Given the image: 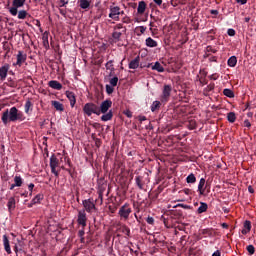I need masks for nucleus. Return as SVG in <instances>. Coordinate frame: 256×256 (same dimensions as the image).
<instances>
[{
  "instance_id": "obj_1",
  "label": "nucleus",
  "mask_w": 256,
  "mask_h": 256,
  "mask_svg": "<svg viewBox=\"0 0 256 256\" xmlns=\"http://www.w3.org/2000/svg\"><path fill=\"white\" fill-rule=\"evenodd\" d=\"M21 119V112L17 109V107H12L10 109H6L2 113L1 121L4 125L8 123H15V121H19Z\"/></svg>"
},
{
  "instance_id": "obj_2",
  "label": "nucleus",
  "mask_w": 256,
  "mask_h": 256,
  "mask_svg": "<svg viewBox=\"0 0 256 256\" xmlns=\"http://www.w3.org/2000/svg\"><path fill=\"white\" fill-rule=\"evenodd\" d=\"M110 107H113V101L111 100H104L99 107V115L101 116V121L107 122L113 119V111L109 110Z\"/></svg>"
},
{
  "instance_id": "obj_3",
  "label": "nucleus",
  "mask_w": 256,
  "mask_h": 256,
  "mask_svg": "<svg viewBox=\"0 0 256 256\" xmlns=\"http://www.w3.org/2000/svg\"><path fill=\"white\" fill-rule=\"evenodd\" d=\"M126 31L127 29L123 26V24H116L112 33L113 42L118 43V41H121V35H123V33H125Z\"/></svg>"
},
{
  "instance_id": "obj_4",
  "label": "nucleus",
  "mask_w": 256,
  "mask_h": 256,
  "mask_svg": "<svg viewBox=\"0 0 256 256\" xmlns=\"http://www.w3.org/2000/svg\"><path fill=\"white\" fill-rule=\"evenodd\" d=\"M83 112L87 117H91L92 115H99V106L95 103H86L83 107Z\"/></svg>"
},
{
  "instance_id": "obj_5",
  "label": "nucleus",
  "mask_w": 256,
  "mask_h": 256,
  "mask_svg": "<svg viewBox=\"0 0 256 256\" xmlns=\"http://www.w3.org/2000/svg\"><path fill=\"white\" fill-rule=\"evenodd\" d=\"M132 210L128 203H125L123 206L120 207L118 211V215L121 219H124V221H127L129 219V216L131 215Z\"/></svg>"
},
{
  "instance_id": "obj_6",
  "label": "nucleus",
  "mask_w": 256,
  "mask_h": 256,
  "mask_svg": "<svg viewBox=\"0 0 256 256\" xmlns=\"http://www.w3.org/2000/svg\"><path fill=\"white\" fill-rule=\"evenodd\" d=\"M25 1L27 0H13V7L9 8V13L12 15V17H16L18 13L17 9L23 7V5H25Z\"/></svg>"
},
{
  "instance_id": "obj_7",
  "label": "nucleus",
  "mask_w": 256,
  "mask_h": 256,
  "mask_svg": "<svg viewBox=\"0 0 256 256\" xmlns=\"http://www.w3.org/2000/svg\"><path fill=\"white\" fill-rule=\"evenodd\" d=\"M58 167H59V159L55 155H52L50 157V169H51V173H53L55 177H59V171H57Z\"/></svg>"
},
{
  "instance_id": "obj_8",
  "label": "nucleus",
  "mask_w": 256,
  "mask_h": 256,
  "mask_svg": "<svg viewBox=\"0 0 256 256\" xmlns=\"http://www.w3.org/2000/svg\"><path fill=\"white\" fill-rule=\"evenodd\" d=\"M82 205L84 207V211L87 213H93L97 209L95 202H93V199L91 198L83 200Z\"/></svg>"
},
{
  "instance_id": "obj_9",
  "label": "nucleus",
  "mask_w": 256,
  "mask_h": 256,
  "mask_svg": "<svg viewBox=\"0 0 256 256\" xmlns=\"http://www.w3.org/2000/svg\"><path fill=\"white\" fill-rule=\"evenodd\" d=\"M77 223H78V225H81V227H83V229H85V227H87V213L85 212V210H80L78 212Z\"/></svg>"
},
{
  "instance_id": "obj_10",
  "label": "nucleus",
  "mask_w": 256,
  "mask_h": 256,
  "mask_svg": "<svg viewBox=\"0 0 256 256\" xmlns=\"http://www.w3.org/2000/svg\"><path fill=\"white\" fill-rule=\"evenodd\" d=\"M17 61L13 63V67H21L25 61H27V54L23 51H19L16 56Z\"/></svg>"
},
{
  "instance_id": "obj_11",
  "label": "nucleus",
  "mask_w": 256,
  "mask_h": 256,
  "mask_svg": "<svg viewBox=\"0 0 256 256\" xmlns=\"http://www.w3.org/2000/svg\"><path fill=\"white\" fill-rule=\"evenodd\" d=\"M171 85H164L163 91H162V96H161V101L164 103H167L169 101V97H171Z\"/></svg>"
},
{
  "instance_id": "obj_12",
  "label": "nucleus",
  "mask_w": 256,
  "mask_h": 256,
  "mask_svg": "<svg viewBox=\"0 0 256 256\" xmlns=\"http://www.w3.org/2000/svg\"><path fill=\"white\" fill-rule=\"evenodd\" d=\"M119 6H110V13L108 17L113 21H119Z\"/></svg>"
},
{
  "instance_id": "obj_13",
  "label": "nucleus",
  "mask_w": 256,
  "mask_h": 256,
  "mask_svg": "<svg viewBox=\"0 0 256 256\" xmlns=\"http://www.w3.org/2000/svg\"><path fill=\"white\" fill-rule=\"evenodd\" d=\"M10 66L9 64H4L0 67V79L1 81H5L7 79V74L9 73Z\"/></svg>"
},
{
  "instance_id": "obj_14",
  "label": "nucleus",
  "mask_w": 256,
  "mask_h": 256,
  "mask_svg": "<svg viewBox=\"0 0 256 256\" xmlns=\"http://www.w3.org/2000/svg\"><path fill=\"white\" fill-rule=\"evenodd\" d=\"M66 97L70 101V106L75 107V104L77 103V99L75 98V93L71 91H66Z\"/></svg>"
},
{
  "instance_id": "obj_15",
  "label": "nucleus",
  "mask_w": 256,
  "mask_h": 256,
  "mask_svg": "<svg viewBox=\"0 0 256 256\" xmlns=\"http://www.w3.org/2000/svg\"><path fill=\"white\" fill-rule=\"evenodd\" d=\"M48 85L51 89H56V91H61L63 89V85L56 80L49 81Z\"/></svg>"
},
{
  "instance_id": "obj_16",
  "label": "nucleus",
  "mask_w": 256,
  "mask_h": 256,
  "mask_svg": "<svg viewBox=\"0 0 256 256\" xmlns=\"http://www.w3.org/2000/svg\"><path fill=\"white\" fill-rule=\"evenodd\" d=\"M3 245L6 253L8 255H11V245L9 244V238L7 237V235H3Z\"/></svg>"
},
{
  "instance_id": "obj_17",
  "label": "nucleus",
  "mask_w": 256,
  "mask_h": 256,
  "mask_svg": "<svg viewBox=\"0 0 256 256\" xmlns=\"http://www.w3.org/2000/svg\"><path fill=\"white\" fill-rule=\"evenodd\" d=\"M105 67L107 71H110L109 77H113V75H115V66L113 65V60L108 61L105 64Z\"/></svg>"
},
{
  "instance_id": "obj_18",
  "label": "nucleus",
  "mask_w": 256,
  "mask_h": 256,
  "mask_svg": "<svg viewBox=\"0 0 256 256\" xmlns=\"http://www.w3.org/2000/svg\"><path fill=\"white\" fill-rule=\"evenodd\" d=\"M139 61H141V58L139 56L130 61L129 69H139Z\"/></svg>"
},
{
  "instance_id": "obj_19",
  "label": "nucleus",
  "mask_w": 256,
  "mask_h": 256,
  "mask_svg": "<svg viewBox=\"0 0 256 256\" xmlns=\"http://www.w3.org/2000/svg\"><path fill=\"white\" fill-rule=\"evenodd\" d=\"M199 195L205 194V178H201L198 184Z\"/></svg>"
},
{
  "instance_id": "obj_20",
  "label": "nucleus",
  "mask_w": 256,
  "mask_h": 256,
  "mask_svg": "<svg viewBox=\"0 0 256 256\" xmlns=\"http://www.w3.org/2000/svg\"><path fill=\"white\" fill-rule=\"evenodd\" d=\"M7 207L8 210L11 211H15V207H16V201H15V197H10L7 203Z\"/></svg>"
},
{
  "instance_id": "obj_21",
  "label": "nucleus",
  "mask_w": 256,
  "mask_h": 256,
  "mask_svg": "<svg viewBox=\"0 0 256 256\" xmlns=\"http://www.w3.org/2000/svg\"><path fill=\"white\" fill-rule=\"evenodd\" d=\"M145 9H147V4L145 3V1H140L138 3V8H137V12L140 15H143V13H145Z\"/></svg>"
},
{
  "instance_id": "obj_22",
  "label": "nucleus",
  "mask_w": 256,
  "mask_h": 256,
  "mask_svg": "<svg viewBox=\"0 0 256 256\" xmlns=\"http://www.w3.org/2000/svg\"><path fill=\"white\" fill-rule=\"evenodd\" d=\"M249 231H251V221L246 220L244 222V226H243V229H242V234L247 235V233H249Z\"/></svg>"
},
{
  "instance_id": "obj_23",
  "label": "nucleus",
  "mask_w": 256,
  "mask_h": 256,
  "mask_svg": "<svg viewBox=\"0 0 256 256\" xmlns=\"http://www.w3.org/2000/svg\"><path fill=\"white\" fill-rule=\"evenodd\" d=\"M42 41H43L44 47L47 49L49 47V32L48 31H45L42 34Z\"/></svg>"
},
{
  "instance_id": "obj_24",
  "label": "nucleus",
  "mask_w": 256,
  "mask_h": 256,
  "mask_svg": "<svg viewBox=\"0 0 256 256\" xmlns=\"http://www.w3.org/2000/svg\"><path fill=\"white\" fill-rule=\"evenodd\" d=\"M152 71H158V73H163L165 71V68L161 63L155 62V64L152 66Z\"/></svg>"
},
{
  "instance_id": "obj_25",
  "label": "nucleus",
  "mask_w": 256,
  "mask_h": 256,
  "mask_svg": "<svg viewBox=\"0 0 256 256\" xmlns=\"http://www.w3.org/2000/svg\"><path fill=\"white\" fill-rule=\"evenodd\" d=\"M52 105L56 109V111H65V107L63 104L59 101H52Z\"/></svg>"
},
{
  "instance_id": "obj_26",
  "label": "nucleus",
  "mask_w": 256,
  "mask_h": 256,
  "mask_svg": "<svg viewBox=\"0 0 256 256\" xmlns=\"http://www.w3.org/2000/svg\"><path fill=\"white\" fill-rule=\"evenodd\" d=\"M157 41H155L153 38L148 37L146 39V47H157Z\"/></svg>"
},
{
  "instance_id": "obj_27",
  "label": "nucleus",
  "mask_w": 256,
  "mask_h": 256,
  "mask_svg": "<svg viewBox=\"0 0 256 256\" xmlns=\"http://www.w3.org/2000/svg\"><path fill=\"white\" fill-rule=\"evenodd\" d=\"M223 95H225V97H229V99H233V97H235V93H233V90L229 88H225L223 90Z\"/></svg>"
},
{
  "instance_id": "obj_28",
  "label": "nucleus",
  "mask_w": 256,
  "mask_h": 256,
  "mask_svg": "<svg viewBox=\"0 0 256 256\" xmlns=\"http://www.w3.org/2000/svg\"><path fill=\"white\" fill-rule=\"evenodd\" d=\"M43 194H37L33 199H32V205H37V203H41L43 201Z\"/></svg>"
},
{
  "instance_id": "obj_29",
  "label": "nucleus",
  "mask_w": 256,
  "mask_h": 256,
  "mask_svg": "<svg viewBox=\"0 0 256 256\" xmlns=\"http://www.w3.org/2000/svg\"><path fill=\"white\" fill-rule=\"evenodd\" d=\"M208 205H207V203H205V202H201L200 203V207H198V213L199 214H201V213H205V211H207V209H208Z\"/></svg>"
},
{
  "instance_id": "obj_30",
  "label": "nucleus",
  "mask_w": 256,
  "mask_h": 256,
  "mask_svg": "<svg viewBox=\"0 0 256 256\" xmlns=\"http://www.w3.org/2000/svg\"><path fill=\"white\" fill-rule=\"evenodd\" d=\"M161 107V102L160 101H154L151 105V111L152 113H155V111L159 110V108Z\"/></svg>"
},
{
  "instance_id": "obj_31",
  "label": "nucleus",
  "mask_w": 256,
  "mask_h": 256,
  "mask_svg": "<svg viewBox=\"0 0 256 256\" xmlns=\"http://www.w3.org/2000/svg\"><path fill=\"white\" fill-rule=\"evenodd\" d=\"M91 7V2L88 0H80V8L81 9H89Z\"/></svg>"
},
{
  "instance_id": "obj_32",
  "label": "nucleus",
  "mask_w": 256,
  "mask_h": 256,
  "mask_svg": "<svg viewBox=\"0 0 256 256\" xmlns=\"http://www.w3.org/2000/svg\"><path fill=\"white\" fill-rule=\"evenodd\" d=\"M235 65H237V57L236 56H231L228 59V66L229 67H235Z\"/></svg>"
},
{
  "instance_id": "obj_33",
  "label": "nucleus",
  "mask_w": 256,
  "mask_h": 256,
  "mask_svg": "<svg viewBox=\"0 0 256 256\" xmlns=\"http://www.w3.org/2000/svg\"><path fill=\"white\" fill-rule=\"evenodd\" d=\"M33 107V103L31 100H27L24 106L25 113L29 114V111H31V108Z\"/></svg>"
},
{
  "instance_id": "obj_34",
  "label": "nucleus",
  "mask_w": 256,
  "mask_h": 256,
  "mask_svg": "<svg viewBox=\"0 0 256 256\" xmlns=\"http://www.w3.org/2000/svg\"><path fill=\"white\" fill-rule=\"evenodd\" d=\"M227 119H228L229 123H235L237 116H235L234 112H230L227 115Z\"/></svg>"
},
{
  "instance_id": "obj_35",
  "label": "nucleus",
  "mask_w": 256,
  "mask_h": 256,
  "mask_svg": "<svg viewBox=\"0 0 256 256\" xmlns=\"http://www.w3.org/2000/svg\"><path fill=\"white\" fill-rule=\"evenodd\" d=\"M135 181H136V185L139 189H143V177L141 176H137L135 178Z\"/></svg>"
},
{
  "instance_id": "obj_36",
  "label": "nucleus",
  "mask_w": 256,
  "mask_h": 256,
  "mask_svg": "<svg viewBox=\"0 0 256 256\" xmlns=\"http://www.w3.org/2000/svg\"><path fill=\"white\" fill-rule=\"evenodd\" d=\"M14 182V185H16V187H21V185H23V179L21 178V176H15Z\"/></svg>"
},
{
  "instance_id": "obj_37",
  "label": "nucleus",
  "mask_w": 256,
  "mask_h": 256,
  "mask_svg": "<svg viewBox=\"0 0 256 256\" xmlns=\"http://www.w3.org/2000/svg\"><path fill=\"white\" fill-rule=\"evenodd\" d=\"M197 181V178L195 177V174L191 173L187 176L186 182L187 183H195Z\"/></svg>"
},
{
  "instance_id": "obj_38",
  "label": "nucleus",
  "mask_w": 256,
  "mask_h": 256,
  "mask_svg": "<svg viewBox=\"0 0 256 256\" xmlns=\"http://www.w3.org/2000/svg\"><path fill=\"white\" fill-rule=\"evenodd\" d=\"M27 11L26 10H20L18 12V19H27Z\"/></svg>"
},
{
  "instance_id": "obj_39",
  "label": "nucleus",
  "mask_w": 256,
  "mask_h": 256,
  "mask_svg": "<svg viewBox=\"0 0 256 256\" xmlns=\"http://www.w3.org/2000/svg\"><path fill=\"white\" fill-rule=\"evenodd\" d=\"M109 83L112 87H117V83H119V78L117 76H114L110 79Z\"/></svg>"
},
{
  "instance_id": "obj_40",
  "label": "nucleus",
  "mask_w": 256,
  "mask_h": 256,
  "mask_svg": "<svg viewBox=\"0 0 256 256\" xmlns=\"http://www.w3.org/2000/svg\"><path fill=\"white\" fill-rule=\"evenodd\" d=\"M115 86H111L110 84H107L106 85V93L108 94V95H111L114 91H115V88H114Z\"/></svg>"
},
{
  "instance_id": "obj_41",
  "label": "nucleus",
  "mask_w": 256,
  "mask_h": 256,
  "mask_svg": "<svg viewBox=\"0 0 256 256\" xmlns=\"http://www.w3.org/2000/svg\"><path fill=\"white\" fill-rule=\"evenodd\" d=\"M247 251H248L249 255H254V253H255V246L248 245L247 246Z\"/></svg>"
},
{
  "instance_id": "obj_42",
  "label": "nucleus",
  "mask_w": 256,
  "mask_h": 256,
  "mask_svg": "<svg viewBox=\"0 0 256 256\" xmlns=\"http://www.w3.org/2000/svg\"><path fill=\"white\" fill-rule=\"evenodd\" d=\"M227 34L229 35V37H235V29L229 28Z\"/></svg>"
},
{
  "instance_id": "obj_43",
  "label": "nucleus",
  "mask_w": 256,
  "mask_h": 256,
  "mask_svg": "<svg viewBox=\"0 0 256 256\" xmlns=\"http://www.w3.org/2000/svg\"><path fill=\"white\" fill-rule=\"evenodd\" d=\"M206 50L208 53H217V49L213 48V46H207Z\"/></svg>"
},
{
  "instance_id": "obj_44",
  "label": "nucleus",
  "mask_w": 256,
  "mask_h": 256,
  "mask_svg": "<svg viewBox=\"0 0 256 256\" xmlns=\"http://www.w3.org/2000/svg\"><path fill=\"white\" fill-rule=\"evenodd\" d=\"M122 23H126V24L131 23V18H129V16H124L122 18Z\"/></svg>"
},
{
  "instance_id": "obj_45",
  "label": "nucleus",
  "mask_w": 256,
  "mask_h": 256,
  "mask_svg": "<svg viewBox=\"0 0 256 256\" xmlns=\"http://www.w3.org/2000/svg\"><path fill=\"white\" fill-rule=\"evenodd\" d=\"M146 222L148 223V225H153V223H155V219L153 217H148L146 219Z\"/></svg>"
},
{
  "instance_id": "obj_46",
  "label": "nucleus",
  "mask_w": 256,
  "mask_h": 256,
  "mask_svg": "<svg viewBox=\"0 0 256 256\" xmlns=\"http://www.w3.org/2000/svg\"><path fill=\"white\" fill-rule=\"evenodd\" d=\"M176 207H181L182 209H191V206L186 204H177Z\"/></svg>"
},
{
  "instance_id": "obj_47",
  "label": "nucleus",
  "mask_w": 256,
  "mask_h": 256,
  "mask_svg": "<svg viewBox=\"0 0 256 256\" xmlns=\"http://www.w3.org/2000/svg\"><path fill=\"white\" fill-rule=\"evenodd\" d=\"M35 188V184H33V183H30L29 185H28V189H29V191H30V195H33V189Z\"/></svg>"
},
{
  "instance_id": "obj_48",
  "label": "nucleus",
  "mask_w": 256,
  "mask_h": 256,
  "mask_svg": "<svg viewBox=\"0 0 256 256\" xmlns=\"http://www.w3.org/2000/svg\"><path fill=\"white\" fill-rule=\"evenodd\" d=\"M78 235L79 237H81V242H83V239H84L83 236L85 235V230L84 229L79 230Z\"/></svg>"
},
{
  "instance_id": "obj_49",
  "label": "nucleus",
  "mask_w": 256,
  "mask_h": 256,
  "mask_svg": "<svg viewBox=\"0 0 256 256\" xmlns=\"http://www.w3.org/2000/svg\"><path fill=\"white\" fill-rule=\"evenodd\" d=\"M124 115H126V117H128L129 119H131V117H133V113L131 111H129V110L124 112Z\"/></svg>"
},
{
  "instance_id": "obj_50",
  "label": "nucleus",
  "mask_w": 256,
  "mask_h": 256,
  "mask_svg": "<svg viewBox=\"0 0 256 256\" xmlns=\"http://www.w3.org/2000/svg\"><path fill=\"white\" fill-rule=\"evenodd\" d=\"M139 29H140L141 35H143L147 31V27L145 26H140Z\"/></svg>"
},
{
  "instance_id": "obj_51",
  "label": "nucleus",
  "mask_w": 256,
  "mask_h": 256,
  "mask_svg": "<svg viewBox=\"0 0 256 256\" xmlns=\"http://www.w3.org/2000/svg\"><path fill=\"white\" fill-rule=\"evenodd\" d=\"M138 121H140V123H143V121H147V117H145V116H138Z\"/></svg>"
},
{
  "instance_id": "obj_52",
  "label": "nucleus",
  "mask_w": 256,
  "mask_h": 256,
  "mask_svg": "<svg viewBox=\"0 0 256 256\" xmlns=\"http://www.w3.org/2000/svg\"><path fill=\"white\" fill-rule=\"evenodd\" d=\"M153 1L156 5H158V7H161V5H163V0H153Z\"/></svg>"
},
{
  "instance_id": "obj_53",
  "label": "nucleus",
  "mask_w": 256,
  "mask_h": 256,
  "mask_svg": "<svg viewBox=\"0 0 256 256\" xmlns=\"http://www.w3.org/2000/svg\"><path fill=\"white\" fill-rule=\"evenodd\" d=\"M60 3H61V7H65V5L69 3V0H60Z\"/></svg>"
},
{
  "instance_id": "obj_54",
  "label": "nucleus",
  "mask_w": 256,
  "mask_h": 256,
  "mask_svg": "<svg viewBox=\"0 0 256 256\" xmlns=\"http://www.w3.org/2000/svg\"><path fill=\"white\" fill-rule=\"evenodd\" d=\"M219 76L215 75V74H212L209 76L210 79H212L213 81H217Z\"/></svg>"
},
{
  "instance_id": "obj_55",
  "label": "nucleus",
  "mask_w": 256,
  "mask_h": 256,
  "mask_svg": "<svg viewBox=\"0 0 256 256\" xmlns=\"http://www.w3.org/2000/svg\"><path fill=\"white\" fill-rule=\"evenodd\" d=\"M124 233H125V235H129V233H131V230H129V228H127V227H124Z\"/></svg>"
},
{
  "instance_id": "obj_56",
  "label": "nucleus",
  "mask_w": 256,
  "mask_h": 256,
  "mask_svg": "<svg viewBox=\"0 0 256 256\" xmlns=\"http://www.w3.org/2000/svg\"><path fill=\"white\" fill-rule=\"evenodd\" d=\"M14 251H15V253L17 255V253H19L21 251V248H19V246L15 245Z\"/></svg>"
},
{
  "instance_id": "obj_57",
  "label": "nucleus",
  "mask_w": 256,
  "mask_h": 256,
  "mask_svg": "<svg viewBox=\"0 0 256 256\" xmlns=\"http://www.w3.org/2000/svg\"><path fill=\"white\" fill-rule=\"evenodd\" d=\"M212 256H221V251L216 250V251L212 254Z\"/></svg>"
},
{
  "instance_id": "obj_58",
  "label": "nucleus",
  "mask_w": 256,
  "mask_h": 256,
  "mask_svg": "<svg viewBox=\"0 0 256 256\" xmlns=\"http://www.w3.org/2000/svg\"><path fill=\"white\" fill-rule=\"evenodd\" d=\"M244 125L245 127H251V122H249V120H245Z\"/></svg>"
},
{
  "instance_id": "obj_59",
  "label": "nucleus",
  "mask_w": 256,
  "mask_h": 256,
  "mask_svg": "<svg viewBox=\"0 0 256 256\" xmlns=\"http://www.w3.org/2000/svg\"><path fill=\"white\" fill-rule=\"evenodd\" d=\"M237 3H241V5H245L247 3V0H236Z\"/></svg>"
},
{
  "instance_id": "obj_60",
  "label": "nucleus",
  "mask_w": 256,
  "mask_h": 256,
  "mask_svg": "<svg viewBox=\"0 0 256 256\" xmlns=\"http://www.w3.org/2000/svg\"><path fill=\"white\" fill-rule=\"evenodd\" d=\"M248 191H249V193H255V190L251 186L248 187Z\"/></svg>"
},
{
  "instance_id": "obj_61",
  "label": "nucleus",
  "mask_w": 256,
  "mask_h": 256,
  "mask_svg": "<svg viewBox=\"0 0 256 256\" xmlns=\"http://www.w3.org/2000/svg\"><path fill=\"white\" fill-rule=\"evenodd\" d=\"M211 14H212V15H219V11H217V10H211Z\"/></svg>"
},
{
  "instance_id": "obj_62",
  "label": "nucleus",
  "mask_w": 256,
  "mask_h": 256,
  "mask_svg": "<svg viewBox=\"0 0 256 256\" xmlns=\"http://www.w3.org/2000/svg\"><path fill=\"white\" fill-rule=\"evenodd\" d=\"M184 193H185V195H189V193H191V190L190 189H184Z\"/></svg>"
},
{
  "instance_id": "obj_63",
  "label": "nucleus",
  "mask_w": 256,
  "mask_h": 256,
  "mask_svg": "<svg viewBox=\"0 0 256 256\" xmlns=\"http://www.w3.org/2000/svg\"><path fill=\"white\" fill-rule=\"evenodd\" d=\"M222 227H223V229H227L229 227V225H227V223H223Z\"/></svg>"
},
{
  "instance_id": "obj_64",
  "label": "nucleus",
  "mask_w": 256,
  "mask_h": 256,
  "mask_svg": "<svg viewBox=\"0 0 256 256\" xmlns=\"http://www.w3.org/2000/svg\"><path fill=\"white\" fill-rule=\"evenodd\" d=\"M36 26L41 27V22L39 20H36Z\"/></svg>"
}]
</instances>
